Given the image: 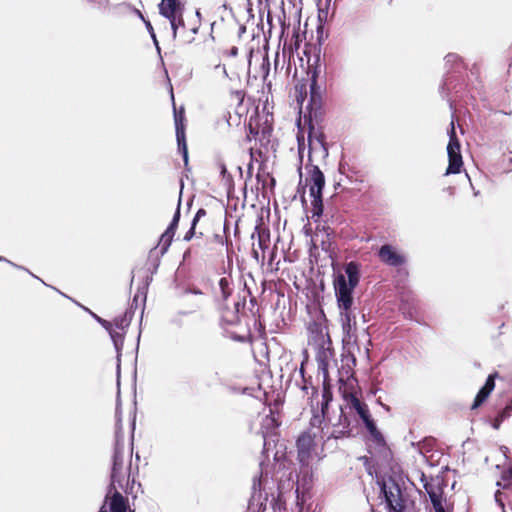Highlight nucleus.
I'll use <instances>...</instances> for the list:
<instances>
[{
  "instance_id": "nucleus-61",
  "label": "nucleus",
  "mask_w": 512,
  "mask_h": 512,
  "mask_svg": "<svg viewBox=\"0 0 512 512\" xmlns=\"http://www.w3.org/2000/svg\"><path fill=\"white\" fill-rule=\"evenodd\" d=\"M220 174L222 175L223 178H225L226 175H228V171L224 163L220 164Z\"/></svg>"
},
{
  "instance_id": "nucleus-37",
  "label": "nucleus",
  "mask_w": 512,
  "mask_h": 512,
  "mask_svg": "<svg viewBox=\"0 0 512 512\" xmlns=\"http://www.w3.org/2000/svg\"><path fill=\"white\" fill-rule=\"evenodd\" d=\"M144 24H145V27H146V29H147V31H148V33H149V35H150V37H151V39L153 41V44H154L158 54H160L161 53V48H160L159 42H158L157 37H156V33L154 31V28H153L151 22L149 20H144Z\"/></svg>"
},
{
  "instance_id": "nucleus-12",
  "label": "nucleus",
  "mask_w": 512,
  "mask_h": 512,
  "mask_svg": "<svg viewBox=\"0 0 512 512\" xmlns=\"http://www.w3.org/2000/svg\"><path fill=\"white\" fill-rule=\"evenodd\" d=\"M280 426L279 419L270 412V415H267L261 423V436L263 439V450L262 454H266L271 446V443H274L277 439V429Z\"/></svg>"
},
{
  "instance_id": "nucleus-48",
  "label": "nucleus",
  "mask_w": 512,
  "mask_h": 512,
  "mask_svg": "<svg viewBox=\"0 0 512 512\" xmlns=\"http://www.w3.org/2000/svg\"><path fill=\"white\" fill-rule=\"evenodd\" d=\"M180 36H181L183 43H185V44H191L195 40L194 36H192L190 32L188 33L185 29L180 34Z\"/></svg>"
},
{
  "instance_id": "nucleus-55",
  "label": "nucleus",
  "mask_w": 512,
  "mask_h": 512,
  "mask_svg": "<svg viewBox=\"0 0 512 512\" xmlns=\"http://www.w3.org/2000/svg\"><path fill=\"white\" fill-rule=\"evenodd\" d=\"M170 323L177 327H182V325H183L182 319L178 315H175L174 317H172L170 320Z\"/></svg>"
},
{
  "instance_id": "nucleus-38",
  "label": "nucleus",
  "mask_w": 512,
  "mask_h": 512,
  "mask_svg": "<svg viewBox=\"0 0 512 512\" xmlns=\"http://www.w3.org/2000/svg\"><path fill=\"white\" fill-rule=\"evenodd\" d=\"M256 501V478H253L252 495L248 501V507L245 512H259V508L254 507Z\"/></svg>"
},
{
  "instance_id": "nucleus-31",
  "label": "nucleus",
  "mask_w": 512,
  "mask_h": 512,
  "mask_svg": "<svg viewBox=\"0 0 512 512\" xmlns=\"http://www.w3.org/2000/svg\"><path fill=\"white\" fill-rule=\"evenodd\" d=\"M353 436V433H350L349 430H346L340 426H337V424L334 426V429L332 432L327 436V440L333 438V439H340L343 437H351Z\"/></svg>"
},
{
  "instance_id": "nucleus-7",
  "label": "nucleus",
  "mask_w": 512,
  "mask_h": 512,
  "mask_svg": "<svg viewBox=\"0 0 512 512\" xmlns=\"http://www.w3.org/2000/svg\"><path fill=\"white\" fill-rule=\"evenodd\" d=\"M449 142L447 145L448 154V167L446 168L445 175L459 174L463 167V159L460 150V141L457 137L454 121L450 123L448 130Z\"/></svg>"
},
{
  "instance_id": "nucleus-40",
  "label": "nucleus",
  "mask_w": 512,
  "mask_h": 512,
  "mask_svg": "<svg viewBox=\"0 0 512 512\" xmlns=\"http://www.w3.org/2000/svg\"><path fill=\"white\" fill-rule=\"evenodd\" d=\"M299 374H300L301 379H302V382H303V385L301 386V389H302L303 391H306V392H307L308 387H309V386H311L312 390H313L314 392H317V389L311 385V381H310V380H308V379H306V377H305L304 362H302V363H301V366H300V368H299Z\"/></svg>"
},
{
  "instance_id": "nucleus-36",
  "label": "nucleus",
  "mask_w": 512,
  "mask_h": 512,
  "mask_svg": "<svg viewBox=\"0 0 512 512\" xmlns=\"http://www.w3.org/2000/svg\"><path fill=\"white\" fill-rule=\"evenodd\" d=\"M337 426H340L346 430H349L350 433H353L352 421L349 418V416H347L344 413V411L342 409H341V414L339 416V422H338Z\"/></svg>"
},
{
  "instance_id": "nucleus-27",
  "label": "nucleus",
  "mask_w": 512,
  "mask_h": 512,
  "mask_svg": "<svg viewBox=\"0 0 512 512\" xmlns=\"http://www.w3.org/2000/svg\"><path fill=\"white\" fill-rule=\"evenodd\" d=\"M175 232H169V229L166 228V230L161 234L158 242V246H160V255L163 256L169 249V247L172 244L173 238H174Z\"/></svg>"
},
{
  "instance_id": "nucleus-13",
  "label": "nucleus",
  "mask_w": 512,
  "mask_h": 512,
  "mask_svg": "<svg viewBox=\"0 0 512 512\" xmlns=\"http://www.w3.org/2000/svg\"><path fill=\"white\" fill-rule=\"evenodd\" d=\"M340 321L343 331L342 343H357L356 331V317L353 308L349 310H340Z\"/></svg>"
},
{
  "instance_id": "nucleus-32",
  "label": "nucleus",
  "mask_w": 512,
  "mask_h": 512,
  "mask_svg": "<svg viewBox=\"0 0 512 512\" xmlns=\"http://www.w3.org/2000/svg\"><path fill=\"white\" fill-rule=\"evenodd\" d=\"M489 395H490V393H488L486 390L480 388L474 398V401L471 405V409L475 410V409L479 408L487 400Z\"/></svg>"
},
{
  "instance_id": "nucleus-62",
  "label": "nucleus",
  "mask_w": 512,
  "mask_h": 512,
  "mask_svg": "<svg viewBox=\"0 0 512 512\" xmlns=\"http://www.w3.org/2000/svg\"><path fill=\"white\" fill-rule=\"evenodd\" d=\"M280 508H281V503H280V498L278 497L277 500L274 499L273 509L276 512V509L280 510Z\"/></svg>"
},
{
  "instance_id": "nucleus-4",
  "label": "nucleus",
  "mask_w": 512,
  "mask_h": 512,
  "mask_svg": "<svg viewBox=\"0 0 512 512\" xmlns=\"http://www.w3.org/2000/svg\"><path fill=\"white\" fill-rule=\"evenodd\" d=\"M309 94V101L303 114L304 123H322L324 121V110L322 89L318 80L310 81Z\"/></svg>"
},
{
  "instance_id": "nucleus-29",
  "label": "nucleus",
  "mask_w": 512,
  "mask_h": 512,
  "mask_svg": "<svg viewBox=\"0 0 512 512\" xmlns=\"http://www.w3.org/2000/svg\"><path fill=\"white\" fill-rule=\"evenodd\" d=\"M168 20H169L170 27L172 30V37H173V39H176L177 35H178L179 28H182L183 30L185 29V22L183 19V14L176 15L175 17H171Z\"/></svg>"
},
{
  "instance_id": "nucleus-22",
  "label": "nucleus",
  "mask_w": 512,
  "mask_h": 512,
  "mask_svg": "<svg viewBox=\"0 0 512 512\" xmlns=\"http://www.w3.org/2000/svg\"><path fill=\"white\" fill-rule=\"evenodd\" d=\"M262 218H258V223L255 226L254 232L251 238H254L255 234L258 236V246L261 250H265L269 246L270 242V231L268 228L262 227Z\"/></svg>"
},
{
  "instance_id": "nucleus-20",
  "label": "nucleus",
  "mask_w": 512,
  "mask_h": 512,
  "mask_svg": "<svg viewBox=\"0 0 512 512\" xmlns=\"http://www.w3.org/2000/svg\"><path fill=\"white\" fill-rule=\"evenodd\" d=\"M110 498L109 502V509L110 512H127L129 508L128 499L122 496L120 492L115 490H112V493L108 495V498Z\"/></svg>"
},
{
  "instance_id": "nucleus-44",
  "label": "nucleus",
  "mask_w": 512,
  "mask_h": 512,
  "mask_svg": "<svg viewBox=\"0 0 512 512\" xmlns=\"http://www.w3.org/2000/svg\"><path fill=\"white\" fill-rule=\"evenodd\" d=\"M325 416L326 415H323L322 413H321V415L314 414L312 416V418L310 419V425L312 427H318V428H321L323 430L322 424H323V422L325 420Z\"/></svg>"
},
{
  "instance_id": "nucleus-16",
  "label": "nucleus",
  "mask_w": 512,
  "mask_h": 512,
  "mask_svg": "<svg viewBox=\"0 0 512 512\" xmlns=\"http://www.w3.org/2000/svg\"><path fill=\"white\" fill-rule=\"evenodd\" d=\"M378 256L383 263L392 267H399L406 263V257L390 244L382 245L378 250Z\"/></svg>"
},
{
  "instance_id": "nucleus-60",
  "label": "nucleus",
  "mask_w": 512,
  "mask_h": 512,
  "mask_svg": "<svg viewBox=\"0 0 512 512\" xmlns=\"http://www.w3.org/2000/svg\"><path fill=\"white\" fill-rule=\"evenodd\" d=\"M512 171V156L507 159V166L504 169V172L509 173Z\"/></svg>"
},
{
  "instance_id": "nucleus-54",
  "label": "nucleus",
  "mask_w": 512,
  "mask_h": 512,
  "mask_svg": "<svg viewBox=\"0 0 512 512\" xmlns=\"http://www.w3.org/2000/svg\"><path fill=\"white\" fill-rule=\"evenodd\" d=\"M502 422H503V420L498 415H496V417L491 422V426L493 429L498 430L500 428Z\"/></svg>"
},
{
  "instance_id": "nucleus-64",
  "label": "nucleus",
  "mask_w": 512,
  "mask_h": 512,
  "mask_svg": "<svg viewBox=\"0 0 512 512\" xmlns=\"http://www.w3.org/2000/svg\"><path fill=\"white\" fill-rule=\"evenodd\" d=\"M435 512H447L444 508V505H440V506H437L435 508H433Z\"/></svg>"
},
{
  "instance_id": "nucleus-45",
  "label": "nucleus",
  "mask_w": 512,
  "mask_h": 512,
  "mask_svg": "<svg viewBox=\"0 0 512 512\" xmlns=\"http://www.w3.org/2000/svg\"><path fill=\"white\" fill-rule=\"evenodd\" d=\"M297 142H298L299 158H300V161H302V159H303V152L305 150V139H304V135L303 134H300V133L297 134Z\"/></svg>"
},
{
  "instance_id": "nucleus-5",
  "label": "nucleus",
  "mask_w": 512,
  "mask_h": 512,
  "mask_svg": "<svg viewBox=\"0 0 512 512\" xmlns=\"http://www.w3.org/2000/svg\"><path fill=\"white\" fill-rule=\"evenodd\" d=\"M85 311H87L91 317L98 322L108 333L111 338V341L113 342L115 351H116V376H117V386H118V396L120 395V374H121V356H122V349L124 345V334L119 333L113 329V325L110 321L98 316L96 313L92 312L90 309L81 306ZM117 407H119V402L117 403ZM118 411V408H116V412Z\"/></svg>"
},
{
  "instance_id": "nucleus-9",
  "label": "nucleus",
  "mask_w": 512,
  "mask_h": 512,
  "mask_svg": "<svg viewBox=\"0 0 512 512\" xmlns=\"http://www.w3.org/2000/svg\"><path fill=\"white\" fill-rule=\"evenodd\" d=\"M420 480L423 483V488L428 494L433 508L442 505L444 501V487L446 486L444 478L438 475L428 479L427 476L422 472Z\"/></svg>"
},
{
  "instance_id": "nucleus-52",
  "label": "nucleus",
  "mask_w": 512,
  "mask_h": 512,
  "mask_svg": "<svg viewBox=\"0 0 512 512\" xmlns=\"http://www.w3.org/2000/svg\"><path fill=\"white\" fill-rule=\"evenodd\" d=\"M502 495H503V494H502L499 490H498V491H496V492H495V495H494V497H495V501H496V503L498 504V506H499L501 509H503V508L505 507L504 502H503V500H502Z\"/></svg>"
},
{
  "instance_id": "nucleus-42",
  "label": "nucleus",
  "mask_w": 512,
  "mask_h": 512,
  "mask_svg": "<svg viewBox=\"0 0 512 512\" xmlns=\"http://www.w3.org/2000/svg\"><path fill=\"white\" fill-rule=\"evenodd\" d=\"M0 261H2V262H6V263L10 264L11 266H13V267H15V268H17V269H20V270H24V271H26V272H27V273H29L32 277H34L35 279H37V280L41 281L44 285H47V284H46L42 279H40L38 276H36L35 274H33L29 269H27V268H25V267H23V266H21V265H18V264H16V263H13L12 261H10V260L6 259V258H5V257H3V256H0Z\"/></svg>"
},
{
  "instance_id": "nucleus-51",
  "label": "nucleus",
  "mask_w": 512,
  "mask_h": 512,
  "mask_svg": "<svg viewBox=\"0 0 512 512\" xmlns=\"http://www.w3.org/2000/svg\"><path fill=\"white\" fill-rule=\"evenodd\" d=\"M183 294L202 295L203 292L197 287H187L184 289Z\"/></svg>"
},
{
  "instance_id": "nucleus-47",
  "label": "nucleus",
  "mask_w": 512,
  "mask_h": 512,
  "mask_svg": "<svg viewBox=\"0 0 512 512\" xmlns=\"http://www.w3.org/2000/svg\"><path fill=\"white\" fill-rule=\"evenodd\" d=\"M317 229L319 231H323L326 234L327 238H329V239L331 237H334L336 234L335 231L326 224L322 225L321 227H320V225H317Z\"/></svg>"
},
{
  "instance_id": "nucleus-57",
  "label": "nucleus",
  "mask_w": 512,
  "mask_h": 512,
  "mask_svg": "<svg viewBox=\"0 0 512 512\" xmlns=\"http://www.w3.org/2000/svg\"><path fill=\"white\" fill-rule=\"evenodd\" d=\"M328 14V10L326 9H319L318 11V19L319 21H322L323 19H326Z\"/></svg>"
},
{
  "instance_id": "nucleus-26",
  "label": "nucleus",
  "mask_w": 512,
  "mask_h": 512,
  "mask_svg": "<svg viewBox=\"0 0 512 512\" xmlns=\"http://www.w3.org/2000/svg\"><path fill=\"white\" fill-rule=\"evenodd\" d=\"M160 252H157V246L150 250L148 261H147V270L150 274L154 275L157 273L159 265H160Z\"/></svg>"
},
{
  "instance_id": "nucleus-33",
  "label": "nucleus",
  "mask_w": 512,
  "mask_h": 512,
  "mask_svg": "<svg viewBox=\"0 0 512 512\" xmlns=\"http://www.w3.org/2000/svg\"><path fill=\"white\" fill-rule=\"evenodd\" d=\"M218 285L221 291L222 298L224 301H226L231 294L229 279L227 277L220 278Z\"/></svg>"
},
{
  "instance_id": "nucleus-56",
  "label": "nucleus",
  "mask_w": 512,
  "mask_h": 512,
  "mask_svg": "<svg viewBox=\"0 0 512 512\" xmlns=\"http://www.w3.org/2000/svg\"><path fill=\"white\" fill-rule=\"evenodd\" d=\"M248 131H249V135L247 136L248 141L251 140L250 136L255 137L258 135V129L253 127L251 124H249V126H248Z\"/></svg>"
},
{
  "instance_id": "nucleus-24",
  "label": "nucleus",
  "mask_w": 512,
  "mask_h": 512,
  "mask_svg": "<svg viewBox=\"0 0 512 512\" xmlns=\"http://www.w3.org/2000/svg\"><path fill=\"white\" fill-rule=\"evenodd\" d=\"M333 399L332 391L328 385V378L323 380V391L320 411L323 415L328 413L329 405Z\"/></svg>"
},
{
  "instance_id": "nucleus-17",
  "label": "nucleus",
  "mask_w": 512,
  "mask_h": 512,
  "mask_svg": "<svg viewBox=\"0 0 512 512\" xmlns=\"http://www.w3.org/2000/svg\"><path fill=\"white\" fill-rule=\"evenodd\" d=\"M159 14L166 19L183 14L184 5L180 0H161L158 4Z\"/></svg>"
},
{
  "instance_id": "nucleus-34",
  "label": "nucleus",
  "mask_w": 512,
  "mask_h": 512,
  "mask_svg": "<svg viewBox=\"0 0 512 512\" xmlns=\"http://www.w3.org/2000/svg\"><path fill=\"white\" fill-rule=\"evenodd\" d=\"M501 479L505 482L502 485L501 482H497V486L502 487L503 489H507L512 485V466L505 469L501 474Z\"/></svg>"
},
{
  "instance_id": "nucleus-59",
  "label": "nucleus",
  "mask_w": 512,
  "mask_h": 512,
  "mask_svg": "<svg viewBox=\"0 0 512 512\" xmlns=\"http://www.w3.org/2000/svg\"><path fill=\"white\" fill-rule=\"evenodd\" d=\"M227 55L230 57H236L238 55V48L236 46H232L228 51Z\"/></svg>"
},
{
  "instance_id": "nucleus-10",
  "label": "nucleus",
  "mask_w": 512,
  "mask_h": 512,
  "mask_svg": "<svg viewBox=\"0 0 512 512\" xmlns=\"http://www.w3.org/2000/svg\"><path fill=\"white\" fill-rule=\"evenodd\" d=\"M174 108V123H175V132H176V140L178 145V151L182 155L185 168L188 169L189 165V154L188 147L186 142V133H185V110L181 107L179 110Z\"/></svg>"
},
{
  "instance_id": "nucleus-3",
  "label": "nucleus",
  "mask_w": 512,
  "mask_h": 512,
  "mask_svg": "<svg viewBox=\"0 0 512 512\" xmlns=\"http://www.w3.org/2000/svg\"><path fill=\"white\" fill-rule=\"evenodd\" d=\"M306 169L308 173L306 182L309 184V194L312 198L311 217L317 223L324 213L323 190L325 188V175L318 165L307 163Z\"/></svg>"
},
{
  "instance_id": "nucleus-39",
  "label": "nucleus",
  "mask_w": 512,
  "mask_h": 512,
  "mask_svg": "<svg viewBox=\"0 0 512 512\" xmlns=\"http://www.w3.org/2000/svg\"><path fill=\"white\" fill-rule=\"evenodd\" d=\"M320 73H321L320 56L318 55L315 59V63L313 64V66L310 68V71H309L310 81L318 80Z\"/></svg>"
},
{
  "instance_id": "nucleus-19",
  "label": "nucleus",
  "mask_w": 512,
  "mask_h": 512,
  "mask_svg": "<svg viewBox=\"0 0 512 512\" xmlns=\"http://www.w3.org/2000/svg\"><path fill=\"white\" fill-rule=\"evenodd\" d=\"M298 459L300 462H304L309 459L311 451L314 446V439L308 433L300 435L296 441Z\"/></svg>"
},
{
  "instance_id": "nucleus-18",
  "label": "nucleus",
  "mask_w": 512,
  "mask_h": 512,
  "mask_svg": "<svg viewBox=\"0 0 512 512\" xmlns=\"http://www.w3.org/2000/svg\"><path fill=\"white\" fill-rule=\"evenodd\" d=\"M343 398L347 401L349 407L358 414L362 422L371 417L367 404L359 400L354 393L344 394Z\"/></svg>"
},
{
  "instance_id": "nucleus-28",
  "label": "nucleus",
  "mask_w": 512,
  "mask_h": 512,
  "mask_svg": "<svg viewBox=\"0 0 512 512\" xmlns=\"http://www.w3.org/2000/svg\"><path fill=\"white\" fill-rule=\"evenodd\" d=\"M256 478V501H254V507L259 508V512H264L266 509V502L268 500L267 495L265 497L262 496L261 492V481L259 478Z\"/></svg>"
},
{
  "instance_id": "nucleus-2",
  "label": "nucleus",
  "mask_w": 512,
  "mask_h": 512,
  "mask_svg": "<svg viewBox=\"0 0 512 512\" xmlns=\"http://www.w3.org/2000/svg\"><path fill=\"white\" fill-rule=\"evenodd\" d=\"M402 484L404 476L399 467H391L389 472L377 477L380 495L386 505L387 512H404L406 499Z\"/></svg>"
},
{
  "instance_id": "nucleus-35",
  "label": "nucleus",
  "mask_w": 512,
  "mask_h": 512,
  "mask_svg": "<svg viewBox=\"0 0 512 512\" xmlns=\"http://www.w3.org/2000/svg\"><path fill=\"white\" fill-rule=\"evenodd\" d=\"M113 453L123 454L124 453V438L119 430L115 432V442Z\"/></svg>"
},
{
  "instance_id": "nucleus-49",
  "label": "nucleus",
  "mask_w": 512,
  "mask_h": 512,
  "mask_svg": "<svg viewBox=\"0 0 512 512\" xmlns=\"http://www.w3.org/2000/svg\"><path fill=\"white\" fill-rule=\"evenodd\" d=\"M196 235V225L191 224L189 230L184 235L183 240L189 242Z\"/></svg>"
},
{
  "instance_id": "nucleus-15",
  "label": "nucleus",
  "mask_w": 512,
  "mask_h": 512,
  "mask_svg": "<svg viewBox=\"0 0 512 512\" xmlns=\"http://www.w3.org/2000/svg\"><path fill=\"white\" fill-rule=\"evenodd\" d=\"M326 337L316 354L318 370L323 374V378H328L329 359L333 357L332 341L328 333Z\"/></svg>"
},
{
  "instance_id": "nucleus-21",
  "label": "nucleus",
  "mask_w": 512,
  "mask_h": 512,
  "mask_svg": "<svg viewBox=\"0 0 512 512\" xmlns=\"http://www.w3.org/2000/svg\"><path fill=\"white\" fill-rule=\"evenodd\" d=\"M364 427L366 428L367 432L369 433L372 441L380 447L386 446V440L384 435L379 431L374 419L372 416L368 418L367 420L362 422Z\"/></svg>"
},
{
  "instance_id": "nucleus-43",
  "label": "nucleus",
  "mask_w": 512,
  "mask_h": 512,
  "mask_svg": "<svg viewBox=\"0 0 512 512\" xmlns=\"http://www.w3.org/2000/svg\"><path fill=\"white\" fill-rule=\"evenodd\" d=\"M512 414V399L506 404L504 408L498 411L497 415L504 421Z\"/></svg>"
},
{
  "instance_id": "nucleus-25",
  "label": "nucleus",
  "mask_w": 512,
  "mask_h": 512,
  "mask_svg": "<svg viewBox=\"0 0 512 512\" xmlns=\"http://www.w3.org/2000/svg\"><path fill=\"white\" fill-rule=\"evenodd\" d=\"M152 279H153L152 274L145 276V279H144L142 285L138 288L137 293L135 294V296L133 298V304H135V307H137L138 300L140 297L142 298V302L145 304L146 298H147V290H148L150 283L152 282Z\"/></svg>"
},
{
  "instance_id": "nucleus-8",
  "label": "nucleus",
  "mask_w": 512,
  "mask_h": 512,
  "mask_svg": "<svg viewBox=\"0 0 512 512\" xmlns=\"http://www.w3.org/2000/svg\"><path fill=\"white\" fill-rule=\"evenodd\" d=\"M343 351L341 354V366L338 368L339 382L343 383L345 380L354 379V368L357 359L354 350H360L357 343H347L344 341Z\"/></svg>"
},
{
  "instance_id": "nucleus-46",
  "label": "nucleus",
  "mask_w": 512,
  "mask_h": 512,
  "mask_svg": "<svg viewBox=\"0 0 512 512\" xmlns=\"http://www.w3.org/2000/svg\"><path fill=\"white\" fill-rule=\"evenodd\" d=\"M206 213H207V212H206V210H205L204 208H199V209L196 211V213H195V215H194V217H193V219H192V221H191V224H193V225H196V226H197V224H198V222L200 221V219H201V218H203L204 216H206Z\"/></svg>"
},
{
  "instance_id": "nucleus-14",
  "label": "nucleus",
  "mask_w": 512,
  "mask_h": 512,
  "mask_svg": "<svg viewBox=\"0 0 512 512\" xmlns=\"http://www.w3.org/2000/svg\"><path fill=\"white\" fill-rule=\"evenodd\" d=\"M123 462V454L113 453L110 473V484L107 487L105 502L108 500V495L112 493V490H115V485H118L120 488H123V477L121 474L123 469Z\"/></svg>"
},
{
  "instance_id": "nucleus-1",
  "label": "nucleus",
  "mask_w": 512,
  "mask_h": 512,
  "mask_svg": "<svg viewBox=\"0 0 512 512\" xmlns=\"http://www.w3.org/2000/svg\"><path fill=\"white\" fill-rule=\"evenodd\" d=\"M360 264L349 261L344 264L343 272L333 274V288L339 310H349L354 305V290L361 278Z\"/></svg>"
},
{
  "instance_id": "nucleus-23",
  "label": "nucleus",
  "mask_w": 512,
  "mask_h": 512,
  "mask_svg": "<svg viewBox=\"0 0 512 512\" xmlns=\"http://www.w3.org/2000/svg\"><path fill=\"white\" fill-rule=\"evenodd\" d=\"M135 304L132 303L131 307L128 308L124 314L122 315H119L117 317L114 318L113 320V329L114 328H117L119 330H121L124 335H125V330L129 327L130 323H131V320L133 318V315H134V310H133V306Z\"/></svg>"
},
{
  "instance_id": "nucleus-50",
  "label": "nucleus",
  "mask_w": 512,
  "mask_h": 512,
  "mask_svg": "<svg viewBox=\"0 0 512 512\" xmlns=\"http://www.w3.org/2000/svg\"><path fill=\"white\" fill-rule=\"evenodd\" d=\"M246 298L245 296L242 300H238L234 303L235 313L238 314L245 307Z\"/></svg>"
},
{
  "instance_id": "nucleus-63",
  "label": "nucleus",
  "mask_w": 512,
  "mask_h": 512,
  "mask_svg": "<svg viewBox=\"0 0 512 512\" xmlns=\"http://www.w3.org/2000/svg\"><path fill=\"white\" fill-rule=\"evenodd\" d=\"M198 31H199V25L194 26V27H192V28L189 30V32L191 33V35H192V36L196 35V34L198 33Z\"/></svg>"
},
{
  "instance_id": "nucleus-6",
  "label": "nucleus",
  "mask_w": 512,
  "mask_h": 512,
  "mask_svg": "<svg viewBox=\"0 0 512 512\" xmlns=\"http://www.w3.org/2000/svg\"><path fill=\"white\" fill-rule=\"evenodd\" d=\"M322 123H305L307 126V141H308V164L312 163V154L316 153L318 149L314 145L315 142L319 145V151L323 160L329 156V146L326 142V135L323 131Z\"/></svg>"
},
{
  "instance_id": "nucleus-53",
  "label": "nucleus",
  "mask_w": 512,
  "mask_h": 512,
  "mask_svg": "<svg viewBox=\"0 0 512 512\" xmlns=\"http://www.w3.org/2000/svg\"><path fill=\"white\" fill-rule=\"evenodd\" d=\"M200 308H201V306L199 304H195L193 310H191V311L180 310L176 313V315H178L179 317L186 316V315H189V314L199 310Z\"/></svg>"
},
{
  "instance_id": "nucleus-41",
  "label": "nucleus",
  "mask_w": 512,
  "mask_h": 512,
  "mask_svg": "<svg viewBox=\"0 0 512 512\" xmlns=\"http://www.w3.org/2000/svg\"><path fill=\"white\" fill-rule=\"evenodd\" d=\"M497 377V373H494V374H490L484 385L481 387L482 389L486 390L488 393L491 394V392L494 390L495 388V378Z\"/></svg>"
},
{
  "instance_id": "nucleus-11",
  "label": "nucleus",
  "mask_w": 512,
  "mask_h": 512,
  "mask_svg": "<svg viewBox=\"0 0 512 512\" xmlns=\"http://www.w3.org/2000/svg\"><path fill=\"white\" fill-rule=\"evenodd\" d=\"M445 66L449 67V71L444 76L441 85L439 86V92L443 98L448 96V91L454 83L453 73H460L462 66V59L455 53H449L445 56Z\"/></svg>"
},
{
  "instance_id": "nucleus-30",
  "label": "nucleus",
  "mask_w": 512,
  "mask_h": 512,
  "mask_svg": "<svg viewBox=\"0 0 512 512\" xmlns=\"http://www.w3.org/2000/svg\"><path fill=\"white\" fill-rule=\"evenodd\" d=\"M180 208H181V197L179 198L178 200V204H177V208H176V211L172 217V220L170 221L167 229H169V232H175L176 233V230L178 228V225H179V221H180V217H181V212H180Z\"/></svg>"
},
{
  "instance_id": "nucleus-58",
  "label": "nucleus",
  "mask_w": 512,
  "mask_h": 512,
  "mask_svg": "<svg viewBox=\"0 0 512 512\" xmlns=\"http://www.w3.org/2000/svg\"><path fill=\"white\" fill-rule=\"evenodd\" d=\"M215 69L220 70V73H222L225 78H228V73L225 65L218 64L215 66Z\"/></svg>"
}]
</instances>
